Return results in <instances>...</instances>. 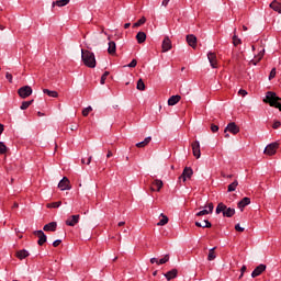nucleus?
Returning <instances> with one entry per match:
<instances>
[{"instance_id":"1","label":"nucleus","mask_w":281,"mask_h":281,"mask_svg":"<svg viewBox=\"0 0 281 281\" xmlns=\"http://www.w3.org/2000/svg\"><path fill=\"white\" fill-rule=\"evenodd\" d=\"M81 59L86 67L90 69H95V55L91 50L81 49Z\"/></svg>"},{"instance_id":"2","label":"nucleus","mask_w":281,"mask_h":281,"mask_svg":"<svg viewBox=\"0 0 281 281\" xmlns=\"http://www.w3.org/2000/svg\"><path fill=\"white\" fill-rule=\"evenodd\" d=\"M281 98L278 97V94H276V92H267L266 94V99L263 100V102H266L267 104H269L270 106H274V109H279V111H281Z\"/></svg>"},{"instance_id":"3","label":"nucleus","mask_w":281,"mask_h":281,"mask_svg":"<svg viewBox=\"0 0 281 281\" xmlns=\"http://www.w3.org/2000/svg\"><path fill=\"white\" fill-rule=\"evenodd\" d=\"M216 214H223L225 218H232L236 214V209L227 207L223 202L218 203L215 210Z\"/></svg>"},{"instance_id":"4","label":"nucleus","mask_w":281,"mask_h":281,"mask_svg":"<svg viewBox=\"0 0 281 281\" xmlns=\"http://www.w3.org/2000/svg\"><path fill=\"white\" fill-rule=\"evenodd\" d=\"M232 133L233 135H238V133H240V127H238V125H236L235 122H231L227 124V126L224 130V133Z\"/></svg>"},{"instance_id":"5","label":"nucleus","mask_w":281,"mask_h":281,"mask_svg":"<svg viewBox=\"0 0 281 281\" xmlns=\"http://www.w3.org/2000/svg\"><path fill=\"white\" fill-rule=\"evenodd\" d=\"M34 236H36L38 238L37 244L43 247V245H45V243H47V235H45V233L43 231H35Z\"/></svg>"},{"instance_id":"6","label":"nucleus","mask_w":281,"mask_h":281,"mask_svg":"<svg viewBox=\"0 0 281 281\" xmlns=\"http://www.w3.org/2000/svg\"><path fill=\"white\" fill-rule=\"evenodd\" d=\"M192 153L195 159H200L201 158V143H199V140H194L192 143Z\"/></svg>"},{"instance_id":"7","label":"nucleus","mask_w":281,"mask_h":281,"mask_svg":"<svg viewBox=\"0 0 281 281\" xmlns=\"http://www.w3.org/2000/svg\"><path fill=\"white\" fill-rule=\"evenodd\" d=\"M18 93L20 95V98H30V94L32 93V87L30 86H24V87H21L19 90H18Z\"/></svg>"},{"instance_id":"8","label":"nucleus","mask_w":281,"mask_h":281,"mask_svg":"<svg viewBox=\"0 0 281 281\" xmlns=\"http://www.w3.org/2000/svg\"><path fill=\"white\" fill-rule=\"evenodd\" d=\"M278 146H280L278 143H271L265 148L263 153L271 157L276 154V150H278Z\"/></svg>"},{"instance_id":"9","label":"nucleus","mask_w":281,"mask_h":281,"mask_svg":"<svg viewBox=\"0 0 281 281\" xmlns=\"http://www.w3.org/2000/svg\"><path fill=\"white\" fill-rule=\"evenodd\" d=\"M193 175L192 168L190 167H186L183 169L182 175L179 177L180 181H183V183H186L187 179H190Z\"/></svg>"},{"instance_id":"10","label":"nucleus","mask_w":281,"mask_h":281,"mask_svg":"<svg viewBox=\"0 0 281 281\" xmlns=\"http://www.w3.org/2000/svg\"><path fill=\"white\" fill-rule=\"evenodd\" d=\"M80 223V215H72L66 220V225L68 227H76Z\"/></svg>"},{"instance_id":"11","label":"nucleus","mask_w":281,"mask_h":281,"mask_svg":"<svg viewBox=\"0 0 281 281\" xmlns=\"http://www.w3.org/2000/svg\"><path fill=\"white\" fill-rule=\"evenodd\" d=\"M263 271H267V266L265 263H260L251 272V278H258V276H260Z\"/></svg>"},{"instance_id":"12","label":"nucleus","mask_w":281,"mask_h":281,"mask_svg":"<svg viewBox=\"0 0 281 281\" xmlns=\"http://www.w3.org/2000/svg\"><path fill=\"white\" fill-rule=\"evenodd\" d=\"M58 188H59L61 191L71 190V186L69 184V178L64 177V178L59 181Z\"/></svg>"},{"instance_id":"13","label":"nucleus","mask_w":281,"mask_h":281,"mask_svg":"<svg viewBox=\"0 0 281 281\" xmlns=\"http://www.w3.org/2000/svg\"><path fill=\"white\" fill-rule=\"evenodd\" d=\"M207 60H209L212 69H216V67H218V64L216 61V53L209 52L207 53Z\"/></svg>"},{"instance_id":"14","label":"nucleus","mask_w":281,"mask_h":281,"mask_svg":"<svg viewBox=\"0 0 281 281\" xmlns=\"http://www.w3.org/2000/svg\"><path fill=\"white\" fill-rule=\"evenodd\" d=\"M172 49V42L170 41V37H165L162 41V52H170Z\"/></svg>"},{"instance_id":"15","label":"nucleus","mask_w":281,"mask_h":281,"mask_svg":"<svg viewBox=\"0 0 281 281\" xmlns=\"http://www.w3.org/2000/svg\"><path fill=\"white\" fill-rule=\"evenodd\" d=\"M251 203V199L249 198H243L238 204L237 207L240 210V212H243V210H245V207H247V205H249Z\"/></svg>"},{"instance_id":"16","label":"nucleus","mask_w":281,"mask_h":281,"mask_svg":"<svg viewBox=\"0 0 281 281\" xmlns=\"http://www.w3.org/2000/svg\"><path fill=\"white\" fill-rule=\"evenodd\" d=\"M180 100H181V95H179V94L171 95L168 99V105L169 106H175V104H179Z\"/></svg>"},{"instance_id":"17","label":"nucleus","mask_w":281,"mask_h":281,"mask_svg":"<svg viewBox=\"0 0 281 281\" xmlns=\"http://www.w3.org/2000/svg\"><path fill=\"white\" fill-rule=\"evenodd\" d=\"M57 227H58V224L56 222H50L44 225L43 229L44 232H56Z\"/></svg>"},{"instance_id":"18","label":"nucleus","mask_w":281,"mask_h":281,"mask_svg":"<svg viewBox=\"0 0 281 281\" xmlns=\"http://www.w3.org/2000/svg\"><path fill=\"white\" fill-rule=\"evenodd\" d=\"M187 43L193 49H196V36L194 35H187Z\"/></svg>"},{"instance_id":"19","label":"nucleus","mask_w":281,"mask_h":281,"mask_svg":"<svg viewBox=\"0 0 281 281\" xmlns=\"http://www.w3.org/2000/svg\"><path fill=\"white\" fill-rule=\"evenodd\" d=\"M270 8L271 10H273L274 12H278L279 14H281V3L278 2V0H274L270 3Z\"/></svg>"},{"instance_id":"20","label":"nucleus","mask_w":281,"mask_h":281,"mask_svg":"<svg viewBox=\"0 0 281 281\" xmlns=\"http://www.w3.org/2000/svg\"><path fill=\"white\" fill-rule=\"evenodd\" d=\"M153 140V137H146L144 140L136 144L137 148H145V146H148L150 142Z\"/></svg>"},{"instance_id":"21","label":"nucleus","mask_w":281,"mask_h":281,"mask_svg":"<svg viewBox=\"0 0 281 281\" xmlns=\"http://www.w3.org/2000/svg\"><path fill=\"white\" fill-rule=\"evenodd\" d=\"M108 45H109L108 53L113 56V54H115V52H117V46H116L115 42H113V41H110Z\"/></svg>"},{"instance_id":"22","label":"nucleus","mask_w":281,"mask_h":281,"mask_svg":"<svg viewBox=\"0 0 281 281\" xmlns=\"http://www.w3.org/2000/svg\"><path fill=\"white\" fill-rule=\"evenodd\" d=\"M69 4V0H57V1H54L53 2V8H65V5H68Z\"/></svg>"},{"instance_id":"23","label":"nucleus","mask_w":281,"mask_h":281,"mask_svg":"<svg viewBox=\"0 0 281 281\" xmlns=\"http://www.w3.org/2000/svg\"><path fill=\"white\" fill-rule=\"evenodd\" d=\"M177 269H172L170 271H168L167 273H165V278L170 281V280H175V278L177 277Z\"/></svg>"},{"instance_id":"24","label":"nucleus","mask_w":281,"mask_h":281,"mask_svg":"<svg viewBox=\"0 0 281 281\" xmlns=\"http://www.w3.org/2000/svg\"><path fill=\"white\" fill-rule=\"evenodd\" d=\"M27 256H30V252L25 249H22L16 252V258H19V260H25V258H27Z\"/></svg>"},{"instance_id":"25","label":"nucleus","mask_w":281,"mask_h":281,"mask_svg":"<svg viewBox=\"0 0 281 281\" xmlns=\"http://www.w3.org/2000/svg\"><path fill=\"white\" fill-rule=\"evenodd\" d=\"M195 226L196 227H203V228H205V227L210 228V227H212V223L207 220H204L203 223L195 222Z\"/></svg>"},{"instance_id":"26","label":"nucleus","mask_w":281,"mask_h":281,"mask_svg":"<svg viewBox=\"0 0 281 281\" xmlns=\"http://www.w3.org/2000/svg\"><path fill=\"white\" fill-rule=\"evenodd\" d=\"M137 43L142 44L146 42V33L145 32H138L136 35Z\"/></svg>"},{"instance_id":"27","label":"nucleus","mask_w":281,"mask_h":281,"mask_svg":"<svg viewBox=\"0 0 281 281\" xmlns=\"http://www.w3.org/2000/svg\"><path fill=\"white\" fill-rule=\"evenodd\" d=\"M215 249L216 247H213L209 250L207 260L210 262H212V260H216V252H214Z\"/></svg>"},{"instance_id":"28","label":"nucleus","mask_w":281,"mask_h":281,"mask_svg":"<svg viewBox=\"0 0 281 281\" xmlns=\"http://www.w3.org/2000/svg\"><path fill=\"white\" fill-rule=\"evenodd\" d=\"M43 93H45L49 98H58V92L57 91H53V90H49V89H44Z\"/></svg>"},{"instance_id":"29","label":"nucleus","mask_w":281,"mask_h":281,"mask_svg":"<svg viewBox=\"0 0 281 281\" xmlns=\"http://www.w3.org/2000/svg\"><path fill=\"white\" fill-rule=\"evenodd\" d=\"M162 218L157 223L158 227H164V225H168V216L164 215V213L160 214Z\"/></svg>"},{"instance_id":"30","label":"nucleus","mask_w":281,"mask_h":281,"mask_svg":"<svg viewBox=\"0 0 281 281\" xmlns=\"http://www.w3.org/2000/svg\"><path fill=\"white\" fill-rule=\"evenodd\" d=\"M236 188H238V182L235 180L228 186L227 192H236Z\"/></svg>"},{"instance_id":"31","label":"nucleus","mask_w":281,"mask_h":281,"mask_svg":"<svg viewBox=\"0 0 281 281\" xmlns=\"http://www.w3.org/2000/svg\"><path fill=\"white\" fill-rule=\"evenodd\" d=\"M32 102H34V100L22 102L20 109H21L22 111H25L26 109H30Z\"/></svg>"},{"instance_id":"32","label":"nucleus","mask_w":281,"mask_h":281,"mask_svg":"<svg viewBox=\"0 0 281 281\" xmlns=\"http://www.w3.org/2000/svg\"><path fill=\"white\" fill-rule=\"evenodd\" d=\"M153 186H156L157 192H159V190H161V188H164V181H161V180H155V181L153 182Z\"/></svg>"},{"instance_id":"33","label":"nucleus","mask_w":281,"mask_h":281,"mask_svg":"<svg viewBox=\"0 0 281 281\" xmlns=\"http://www.w3.org/2000/svg\"><path fill=\"white\" fill-rule=\"evenodd\" d=\"M136 89H138V91H144V89H146V85L144 83V80L139 79L137 81Z\"/></svg>"},{"instance_id":"34","label":"nucleus","mask_w":281,"mask_h":281,"mask_svg":"<svg viewBox=\"0 0 281 281\" xmlns=\"http://www.w3.org/2000/svg\"><path fill=\"white\" fill-rule=\"evenodd\" d=\"M8 153V146H5V143L0 142V155H5Z\"/></svg>"},{"instance_id":"35","label":"nucleus","mask_w":281,"mask_h":281,"mask_svg":"<svg viewBox=\"0 0 281 281\" xmlns=\"http://www.w3.org/2000/svg\"><path fill=\"white\" fill-rule=\"evenodd\" d=\"M144 23H146V18L143 16L133 24V27H139L140 25H144Z\"/></svg>"},{"instance_id":"36","label":"nucleus","mask_w":281,"mask_h":281,"mask_svg":"<svg viewBox=\"0 0 281 281\" xmlns=\"http://www.w3.org/2000/svg\"><path fill=\"white\" fill-rule=\"evenodd\" d=\"M92 111H93V108H91V106L85 108L82 110L83 117H87V115H89V113H91Z\"/></svg>"},{"instance_id":"37","label":"nucleus","mask_w":281,"mask_h":281,"mask_svg":"<svg viewBox=\"0 0 281 281\" xmlns=\"http://www.w3.org/2000/svg\"><path fill=\"white\" fill-rule=\"evenodd\" d=\"M243 42L240 41V38H238V36L234 35L233 36V45L235 47H238V45H240Z\"/></svg>"},{"instance_id":"38","label":"nucleus","mask_w":281,"mask_h":281,"mask_svg":"<svg viewBox=\"0 0 281 281\" xmlns=\"http://www.w3.org/2000/svg\"><path fill=\"white\" fill-rule=\"evenodd\" d=\"M60 205H63V202L58 201V202H52L47 204V207H59Z\"/></svg>"},{"instance_id":"39","label":"nucleus","mask_w":281,"mask_h":281,"mask_svg":"<svg viewBox=\"0 0 281 281\" xmlns=\"http://www.w3.org/2000/svg\"><path fill=\"white\" fill-rule=\"evenodd\" d=\"M110 72L105 71L102 76H101V80L100 83L104 85L106 82V78H109Z\"/></svg>"},{"instance_id":"40","label":"nucleus","mask_w":281,"mask_h":281,"mask_svg":"<svg viewBox=\"0 0 281 281\" xmlns=\"http://www.w3.org/2000/svg\"><path fill=\"white\" fill-rule=\"evenodd\" d=\"M168 260H170V256L166 255L164 258L158 260V265H166V262H168Z\"/></svg>"},{"instance_id":"41","label":"nucleus","mask_w":281,"mask_h":281,"mask_svg":"<svg viewBox=\"0 0 281 281\" xmlns=\"http://www.w3.org/2000/svg\"><path fill=\"white\" fill-rule=\"evenodd\" d=\"M205 210H207L209 214H212L214 212V204L213 203H209L205 206Z\"/></svg>"},{"instance_id":"42","label":"nucleus","mask_w":281,"mask_h":281,"mask_svg":"<svg viewBox=\"0 0 281 281\" xmlns=\"http://www.w3.org/2000/svg\"><path fill=\"white\" fill-rule=\"evenodd\" d=\"M205 210H207L209 214H212L214 212V204L213 203H209L205 206Z\"/></svg>"},{"instance_id":"43","label":"nucleus","mask_w":281,"mask_h":281,"mask_svg":"<svg viewBox=\"0 0 281 281\" xmlns=\"http://www.w3.org/2000/svg\"><path fill=\"white\" fill-rule=\"evenodd\" d=\"M207 214H210L209 211H207V209H204V210L198 212V213L195 214V216H205V215H207Z\"/></svg>"},{"instance_id":"44","label":"nucleus","mask_w":281,"mask_h":281,"mask_svg":"<svg viewBox=\"0 0 281 281\" xmlns=\"http://www.w3.org/2000/svg\"><path fill=\"white\" fill-rule=\"evenodd\" d=\"M276 78V68H272L269 75V80H273Z\"/></svg>"},{"instance_id":"45","label":"nucleus","mask_w":281,"mask_h":281,"mask_svg":"<svg viewBox=\"0 0 281 281\" xmlns=\"http://www.w3.org/2000/svg\"><path fill=\"white\" fill-rule=\"evenodd\" d=\"M281 126L280 121H274L272 124V128L278 130Z\"/></svg>"},{"instance_id":"46","label":"nucleus","mask_w":281,"mask_h":281,"mask_svg":"<svg viewBox=\"0 0 281 281\" xmlns=\"http://www.w3.org/2000/svg\"><path fill=\"white\" fill-rule=\"evenodd\" d=\"M262 56H265V49L260 50L258 56H257V60L260 61L262 60Z\"/></svg>"},{"instance_id":"47","label":"nucleus","mask_w":281,"mask_h":281,"mask_svg":"<svg viewBox=\"0 0 281 281\" xmlns=\"http://www.w3.org/2000/svg\"><path fill=\"white\" fill-rule=\"evenodd\" d=\"M127 67H130V68L137 67V60H136V59H133V60L127 65Z\"/></svg>"},{"instance_id":"48","label":"nucleus","mask_w":281,"mask_h":281,"mask_svg":"<svg viewBox=\"0 0 281 281\" xmlns=\"http://www.w3.org/2000/svg\"><path fill=\"white\" fill-rule=\"evenodd\" d=\"M211 131H212V133H218V125L212 124L211 125Z\"/></svg>"},{"instance_id":"49","label":"nucleus","mask_w":281,"mask_h":281,"mask_svg":"<svg viewBox=\"0 0 281 281\" xmlns=\"http://www.w3.org/2000/svg\"><path fill=\"white\" fill-rule=\"evenodd\" d=\"M235 229H236V232H245V228H243V227L240 226V224H236V225H235Z\"/></svg>"},{"instance_id":"50","label":"nucleus","mask_w":281,"mask_h":281,"mask_svg":"<svg viewBox=\"0 0 281 281\" xmlns=\"http://www.w3.org/2000/svg\"><path fill=\"white\" fill-rule=\"evenodd\" d=\"M240 271H241V273H240L239 278H243V276H245V271H247V266H243Z\"/></svg>"},{"instance_id":"51","label":"nucleus","mask_w":281,"mask_h":281,"mask_svg":"<svg viewBox=\"0 0 281 281\" xmlns=\"http://www.w3.org/2000/svg\"><path fill=\"white\" fill-rule=\"evenodd\" d=\"M5 78H7V80H9V82L12 83V74L7 72V74H5Z\"/></svg>"},{"instance_id":"52","label":"nucleus","mask_w":281,"mask_h":281,"mask_svg":"<svg viewBox=\"0 0 281 281\" xmlns=\"http://www.w3.org/2000/svg\"><path fill=\"white\" fill-rule=\"evenodd\" d=\"M150 263H151V265H155V263H156V265H159V260L154 257V258L150 259Z\"/></svg>"},{"instance_id":"53","label":"nucleus","mask_w":281,"mask_h":281,"mask_svg":"<svg viewBox=\"0 0 281 281\" xmlns=\"http://www.w3.org/2000/svg\"><path fill=\"white\" fill-rule=\"evenodd\" d=\"M60 243H63V240L57 239L53 243V247H58V245H60Z\"/></svg>"},{"instance_id":"54","label":"nucleus","mask_w":281,"mask_h":281,"mask_svg":"<svg viewBox=\"0 0 281 281\" xmlns=\"http://www.w3.org/2000/svg\"><path fill=\"white\" fill-rule=\"evenodd\" d=\"M238 93H239V95L245 97V95H247V90L240 89V90L238 91Z\"/></svg>"},{"instance_id":"55","label":"nucleus","mask_w":281,"mask_h":281,"mask_svg":"<svg viewBox=\"0 0 281 281\" xmlns=\"http://www.w3.org/2000/svg\"><path fill=\"white\" fill-rule=\"evenodd\" d=\"M168 3H170V0H164L162 3H161V5H164L165 8H167V7H168Z\"/></svg>"},{"instance_id":"56","label":"nucleus","mask_w":281,"mask_h":281,"mask_svg":"<svg viewBox=\"0 0 281 281\" xmlns=\"http://www.w3.org/2000/svg\"><path fill=\"white\" fill-rule=\"evenodd\" d=\"M70 130H71V131H78V125H77V124L72 125V126L70 127Z\"/></svg>"},{"instance_id":"57","label":"nucleus","mask_w":281,"mask_h":281,"mask_svg":"<svg viewBox=\"0 0 281 281\" xmlns=\"http://www.w3.org/2000/svg\"><path fill=\"white\" fill-rule=\"evenodd\" d=\"M124 225H126V222H119V224H117L119 227H122Z\"/></svg>"},{"instance_id":"58","label":"nucleus","mask_w":281,"mask_h":281,"mask_svg":"<svg viewBox=\"0 0 281 281\" xmlns=\"http://www.w3.org/2000/svg\"><path fill=\"white\" fill-rule=\"evenodd\" d=\"M128 27H131V23H125V24H124V29H125V30H128Z\"/></svg>"},{"instance_id":"59","label":"nucleus","mask_w":281,"mask_h":281,"mask_svg":"<svg viewBox=\"0 0 281 281\" xmlns=\"http://www.w3.org/2000/svg\"><path fill=\"white\" fill-rule=\"evenodd\" d=\"M106 157H113V153L111 150L108 151Z\"/></svg>"},{"instance_id":"60","label":"nucleus","mask_w":281,"mask_h":281,"mask_svg":"<svg viewBox=\"0 0 281 281\" xmlns=\"http://www.w3.org/2000/svg\"><path fill=\"white\" fill-rule=\"evenodd\" d=\"M91 159H92V157L90 156L89 158H88V160H87V166H89V164H91Z\"/></svg>"},{"instance_id":"61","label":"nucleus","mask_w":281,"mask_h":281,"mask_svg":"<svg viewBox=\"0 0 281 281\" xmlns=\"http://www.w3.org/2000/svg\"><path fill=\"white\" fill-rule=\"evenodd\" d=\"M3 133V124H0V135Z\"/></svg>"},{"instance_id":"62","label":"nucleus","mask_w":281,"mask_h":281,"mask_svg":"<svg viewBox=\"0 0 281 281\" xmlns=\"http://www.w3.org/2000/svg\"><path fill=\"white\" fill-rule=\"evenodd\" d=\"M150 191L151 192H157V189H155V187H150Z\"/></svg>"},{"instance_id":"63","label":"nucleus","mask_w":281,"mask_h":281,"mask_svg":"<svg viewBox=\"0 0 281 281\" xmlns=\"http://www.w3.org/2000/svg\"><path fill=\"white\" fill-rule=\"evenodd\" d=\"M13 207H19V203L15 202V203L13 204Z\"/></svg>"},{"instance_id":"64","label":"nucleus","mask_w":281,"mask_h":281,"mask_svg":"<svg viewBox=\"0 0 281 281\" xmlns=\"http://www.w3.org/2000/svg\"><path fill=\"white\" fill-rule=\"evenodd\" d=\"M224 177H226V179H232V175L224 176Z\"/></svg>"}]
</instances>
